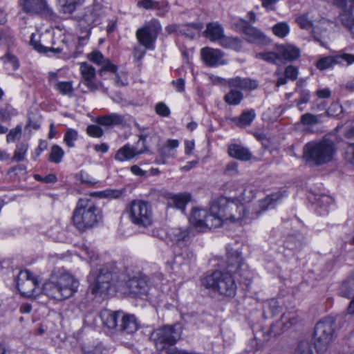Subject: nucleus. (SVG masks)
<instances>
[{
    "instance_id": "obj_58",
    "label": "nucleus",
    "mask_w": 354,
    "mask_h": 354,
    "mask_svg": "<svg viewBox=\"0 0 354 354\" xmlns=\"http://www.w3.org/2000/svg\"><path fill=\"white\" fill-rule=\"evenodd\" d=\"M239 174L238 163L236 162H229L225 169V175L226 176H236Z\"/></svg>"
},
{
    "instance_id": "obj_31",
    "label": "nucleus",
    "mask_w": 354,
    "mask_h": 354,
    "mask_svg": "<svg viewBox=\"0 0 354 354\" xmlns=\"http://www.w3.org/2000/svg\"><path fill=\"white\" fill-rule=\"evenodd\" d=\"M256 118L254 109L244 110L239 117L232 118V121L239 127L250 126Z\"/></svg>"
},
{
    "instance_id": "obj_48",
    "label": "nucleus",
    "mask_w": 354,
    "mask_h": 354,
    "mask_svg": "<svg viewBox=\"0 0 354 354\" xmlns=\"http://www.w3.org/2000/svg\"><path fill=\"white\" fill-rule=\"evenodd\" d=\"M22 127L21 125H17L15 129H11L6 136V141L10 142H15L19 139L21 136Z\"/></svg>"
},
{
    "instance_id": "obj_56",
    "label": "nucleus",
    "mask_w": 354,
    "mask_h": 354,
    "mask_svg": "<svg viewBox=\"0 0 354 354\" xmlns=\"http://www.w3.org/2000/svg\"><path fill=\"white\" fill-rule=\"evenodd\" d=\"M284 75L288 80L295 81L298 76V69L297 67L290 65L286 68Z\"/></svg>"
},
{
    "instance_id": "obj_10",
    "label": "nucleus",
    "mask_w": 354,
    "mask_h": 354,
    "mask_svg": "<svg viewBox=\"0 0 354 354\" xmlns=\"http://www.w3.org/2000/svg\"><path fill=\"white\" fill-rule=\"evenodd\" d=\"M177 325L165 326L155 330L151 335V339L158 351H167L174 345L180 337V333L176 327Z\"/></svg>"
},
{
    "instance_id": "obj_8",
    "label": "nucleus",
    "mask_w": 354,
    "mask_h": 354,
    "mask_svg": "<svg viewBox=\"0 0 354 354\" xmlns=\"http://www.w3.org/2000/svg\"><path fill=\"white\" fill-rule=\"evenodd\" d=\"M227 84L230 91L224 96V100L227 104L234 106L239 104L243 99V93L237 89L252 91L259 86L256 80L239 76L227 80Z\"/></svg>"
},
{
    "instance_id": "obj_62",
    "label": "nucleus",
    "mask_w": 354,
    "mask_h": 354,
    "mask_svg": "<svg viewBox=\"0 0 354 354\" xmlns=\"http://www.w3.org/2000/svg\"><path fill=\"white\" fill-rule=\"evenodd\" d=\"M159 3L153 1V0H142L138 3L139 6H141L145 9H150L152 8H159Z\"/></svg>"
},
{
    "instance_id": "obj_61",
    "label": "nucleus",
    "mask_w": 354,
    "mask_h": 354,
    "mask_svg": "<svg viewBox=\"0 0 354 354\" xmlns=\"http://www.w3.org/2000/svg\"><path fill=\"white\" fill-rule=\"evenodd\" d=\"M77 0H71L66 1H62L63 6V11L65 13H71L73 12L75 9V5H76Z\"/></svg>"
},
{
    "instance_id": "obj_17",
    "label": "nucleus",
    "mask_w": 354,
    "mask_h": 354,
    "mask_svg": "<svg viewBox=\"0 0 354 354\" xmlns=\"http://www.w3.org/2000/svg\"><path fill=\"white\" fill-rule=\"evenodd\" d=\"M80 71L82 75L80 82L85 85L91 92H95L99 90V85H101V82L95 81L96 77L95 68L86 62H82L80 63Z\"/></svg>"
},
{
    "instance_id": "obj_14",
    "label": "nucleus",
    "mask_w": 354,
    "mask_h": 354,
    "mask_svg": "<svg viewBox=\"0 0 354 354\" xmlns=\"http://www.w3.org/2000/svg\"><path fill=\"white\" fill-rule=\"evenodd\" d=\"M295 21L297 25L304 30L315 32L319 30V25H326L328 21L320 16L315 17L313 12L309 11L298 16Z\"/></svg>"
},
{
    "instance_id": "obj_18",
    "label": "nucleus",
    "mask_w": 354,
    "mask_h": 354,
    "mask_svg": "<svg viewBox=\"0 0 354 354\" xmlns=\"http://www.w3.org/2000/svg\"><path fill=\"white\" fill-rule=\"evenodd\" d=\"M202 59L205 64L210 67L225 65L227 63L224 58V53L219 49L203 48L201 50Z\"/></svg>"
},
{
    "instance_id": "obj_50",
    "label": "nucleus",
    "mask_w": 354,
    "mask_h": 354,
    "mask_svg": "<svg viewBox=\"0 0 354 354\" xmlns=\"http://www.w3.org/2000/svg\"><path fill=\"white\" fill-rule=\"evenodd\" d=\"M301 123L304 125H314L319 122L318 117L311 113H305L301 117Z\"/></svg>"
},
{
    "instance_id": "obj_25",
    "label": "nucleus",
    "mask_w": 354,
    "mask_h": 354,
    "mask_svg": "<svg viewBox=\"0 0 354 354\" xmlns=\"http://www.w3.org/2000/svg\"><path fill=\"white\" fill-rule=\"evenodd\" d=\"M143 153L140 148L126 144L120 148L115 155V159L123 162L133 159L134 157Z\"/></svg>"
},
{
    "instance_id": "obj_41",
    "label": "nucleus",
    "mask_w": 354,
    "mask_h": 354,
    "mask_svg": "<svg viewBox=\"0 0 354 354\" xmlns=\"http://www.w3.org/2000/svg\"><path fill=\"white\" fill-rule=\"evenodd\" d=\"M354 290V280L345 281L339 287V295L343 297H349Z\"/></svg>"
},
{
    "instance_id": "obj_55",
    "label": "nucleus",
    "mask_w": 354,
    "mask_h": 354,
    "mask_svg": "<svg viewBox=\"0 0 354 354\" xmlns=\"http://www.w3.org/2000/svg\"><path fill=\"white\" fill-rule=\"evenodd\" d=\"M13 42V36L10 30L0 29V45L9 44Z\"/></svg>"
},
{
    "instance_id": "obj_5",
    "label": "nucleus",
    "mask_w": 354,
    "mask_h": 354,
    "mask_svg": "<svg viewBox=\"0 0 354 354\" xmlns=\"http://www.w3.org/2000/svg\"><path fill=\"white\" fill-rule=\"evenodd\" d=\"M337 152L334 141L323 138L318 141L308 142L304 147L303 158L310 165H322L330 162Z\"/></svg>"
},
{
    "instance_id": "obj_32",
    "label": "nucleus",
    "mask_w": 354,
    "mask_h": 354,
    "mask_svg": "<svg viewBox=\"0 0 354 354\" xmlns=\"http://www.w3.org/2000/svg\"><path fill=\"white\" fill-rule=\"evenodd\" d=\"M279 55L282 58V62L285 61H293L300 55V50L292 45H284L278 48Z\"/></svg>"
},
{
    "instance_id": "obj_64",
    "label": "nucleus",
    "mask_w": 354,
    "mask_h": 354,
    "mask_svg": "<svg viewBox=\"0 0 354 354\" xmlns=\"http://www.w3.org/2000/svg\"><path fill=\"white\" fill-rule=\"evenodd\" d=\"M262 6L268 11L274 10V5L278 2V0H260Z\"/></svg>"
},
{
    "instance_id": "obj_40",
    "label": "nucleus",
    "mask_w": 354,
    "mask_h": 354,
    "mask_svg": "<svg viewBox=\"0 0 354 354\" xmlns=\"http://www.w3.org/2000/svg\"><path fill=\"white\" fill-rule=\"evenodd\" d=\"M272 32L279 38H284L290 32V26L286 21L279 22L273 26Z\"/></svg>"
},
{
    "instance_id": "obj_23",
    "label": "nucleus",
    "mask_w": 354,
    "mask_h": 354,
    "mask_svg": "<svg viewBox=\"0 0 354 354\" xmlns=\"http://www.w3.org/2000/svg\"><path fill=\"white\" fill-rule=\"evenodd\" d=\"M122 312H113L109 310H103L100 314L103 324L109 329L118 332V320L120 319Z\"/></svg>"
},
{
    "instance_id": "obj_6",
    "label": "nucleus",
    "mask_w": 354,
    "mask_h": 354,
    "mask_svg": "<svg viewBox=\"0 0 354 354\" xmlns=\"http://www.w3.org/2000/svg\"><path fill=\"white\" fill-rule=\"evenodd\" d=\"M129 221L139 228H147L153 223V213L150 204L145 201L134 200L126 207Z\"/></svg>"
},
{
    "instance_id": "obj_59",
    "label": "nucleus",
    "mask_w": 354,
    "mask_h": 354,
    "mask_svg": "<svg viewBox=\"0 0 354 354\" xmlns=\"http://www.w3.org/2000/svg\"><path fill=\"white\" fill-rule=\"evenodd\" d=\"M297 322L295 315L290 316V315H283L282 317L281 324L284 325V330L288 329L290 326L296 324Z\"/></svg>"
},
{
    "instance_id": "obj_22",
    "label": "nucleus",
    "mask_w": 354,
    "mask_h": 354,
    "mask_svg": "<svg viewBox=\"0 0 354 354\" xmlns=\"http://www.w3.org/2000/svg\"><path fill=\"white\" fill-rule=\"evenodd\" d=\"M227 152L230 157L241 161L256 160L249 148L239 144H230L227 147Z\"/></svg>"
},
{
    "instance_id": "obj_38",
    "label": "nucleus",
    "mask_w": 354,
    "mask_h": 354,
    "mask_svg": "<svg viewBox=\"0 0 354 354\" xmlns=\"http://www.w3.org/2000/svg\"><path fill=\"white\" fill-rule=\"evenodd\" d=\"M257 57L258 58L262 59L264 61L274 64L279 65L282 64V58L281 55H279L278 50L277 52L261 53L257 54Z\"/></svg>"
},
{
    "instance_id": "obj_4",
    "label": "nucleus",
    "mask_w": 354,
    "mask_h": 354,
    "mask_svg": "<svg viewBox=\"0 0 354 354\" xmlns=\"http://www.w3.org/2000/svg\"><path fill=\"white\" fill-rule=\"evenodd\" d=\"M75 227L85 232L97 226L102 219L101 210L91 198H80L73 213Z\"/></svg>"
},
{
    "instance_id": "obj_11",
    "label": "nucleus",
    "mask_w": 354,
    "mask_h": 354,
    "mask_svg": "<svg viewBox=\"0 0 354 354\" xmlns=\"http://www.w3.org/2000/svg\"><path fill=\"white\" fill-rule=\"evenodd\" d=\"M16 283L19 292L24 297H37L39 294L36 276L27 270L19 272Z\"/></svg>"
},
{
    "instance_id": "obj_63",
    "label": "nucleus",
    "mask_w": 354,
    "mask_h": 354,
    "mask_svg": "<svg viewBox=\"0 0 354 354\" xmlns=\"http://www.w3.org/2000/svg\"><path fill=\"white\" fill-rule=\"evenodd\" d=\"M103 66L102 69L100 70V74H102L104 71H110L112 73H115L117 71V66L112 63H111L109 60L104 61L102 64Z\"/></svg>"
},
{
    "instance_id": "obj_53",
    "label": "nucleus",
    "mask_w": 354,
    "mask_h": 354,
    "mask_svg": "<svg viewBox=\"0 0 354 354\" xmlns=\"http://www.w3.org/2000/svg\"><path fill=\"white\" fill-rule=\"evenodd\" d=\"M86 133L93 138H100L103 135L102 129L95 124H91L88 126L86 128Z\"/></svg>"
},
{
    "instance_id": "obj_34",
    "label": "nucleus",
    "mask_w": 354,
    "mask_h": 354,
    "mask_svg": "<svg viewBox=\"0 0 354 354\" xmlns=\"http://www.w3.org/2000/svg\"><path fill=\"white\" fill-rule=\"evenodd\" d=\"M179 146V141L176 139H169L158 149L160 154L164 157H174L176 149Z\"/></svg>"
},
{
    "instance_id": "obj_46",
    "label": "nucleus",
    "mask_w": 354,
    "mask_h": 354,
    "mask_svg": "<svg viewBox=\"0 0 354 354\" xmlns=\"http://www.w3.org/2000/svg\"><path fill=\"white\" fill-rule=\"evenodd\" d=\"M313 200L314 203L321 207H327L333 202L332 198L326 194L315 195Z\"/></svg>"
},
{
    "instance_id": "obj_9",
    "label": "nucleus",
    "mask_w": 354,
    "mask_h": 354,
    "mask_svg": "<svg viewBox=\"0 0 354 354\" xmlns=\"http://www.w3.org/2000/svg\"><path fill=\"white\" fill-rule=\"evenodd\" d=\"M334 321L328 317L317 323L314 330V344L318 353L326 351L333 339Z\"/></svg>"
},
{
    "instance_id": "obj_15",
    "label": "nucleus",
    "mask_w": 354,
    "mask_h": 354,
    "mask_svg": "<svg viewBox=\"0 0 354 354\" xmlns=\"http://www.w3.org/2000/svg\"><path fill=\"white\" fill-rule=\"evenodd\" d=\"M20 5L24 12L30 15L50 16L53 11L46 0H21Z\"/></svg>"
},
{
    "instance_id": "obj_54",
    "label": "nucleus",
    "mask_w": 354,
    "mask_h": 354,
    "mask_svg": "<svg viewBox=\"0 0 354 354\" xmlns=\"http://www.w3.org/2000/svg\"><path fill=\"white\" fill-rule=\"evenodd\" d=\"M156 113L162 117H168L170 114L169 107L164 102H158L155 106Z\"/></svg>"
},
{
    "instance_id": "obj_7",
    "label": "nucleus",
    "mask_w": 354,
    "mask_h": 354,
    "mask_svg": "<svg viewBox=\"0 0 354 354\" xmlns=\"http://www.w3.org/2000/svg\"><path fill=\"white\" fill-rule=\"evenodd\" d=\"M124 274L110 272L106 268L101 269L99 274L91 272L88 277L90 282V289L91 292L95 295H102L106 292L111 286H114L117 288L122 287L123 280L121 279Z\"/></svg>"
},
{
    "instance_id": "obj_19",
    "label": "nucleus",
    "mask_w": 354,
    "mask_h": 354,
    "mask_svg": "<svg viewBox=\"0 0 354 354\" xmlns=\"http://www.w3.org/2000/svg\"><path fill=\"white\" fill-rule=\"evenodd\" d=\"M125 276L122 277L123 280L122 286H125L129 293L135 297H141L145 295L148 290L147 281L143 279L133 277L128 281H125Z\"/></svg>"
},
{
    "instance_id": "obj_16",
    "label": "nucleus",
    "mask_w": 354,
    "mask_h": 354,
    "mask_svg": "<svg viewBox=\"0 0 354 354\" xmlns=\"http://www.w3.org/2000/svg\"><path fill=\"white\" fill-rule=\"evenodd\" d=\"M237 31L245 35L246 40L250 43H262L265 41V35L256 28L251 26L245 20L240 19L234 24Z\"/></svg>"
},
{
    "instance_id": "obj_42",
    "label": "nucleus",
    "mask_w": 354,
    "mask_h": 354,
    "mask_svg": "<svg viewBox=\"0 0 354 354\" xmlns=\"http://www.w3.org/2000/svg\"><path fill=\"white\" fill-rule=\"evenodd\" d=\"M28 149V145L27 142H22L17 145L15 150L13 159L16 161H22L24 160L27 150Z\"/></svg>"
},
{
    "instance_id": "obj_35",
    "label": "nucleus",
    "mask_w": 354,
    "mask_h": 354,
    "mask_svg": "<svg viewBox=\"0 0 354 354\" xmlns=\"http://www.w3.org/2000/svg\"><path fill=\"white\" fill-rule=\"evenodd\" d=\"M219 44L226 48L239 51L241 48V41L238 37H227L224 35Z\"/></svg>"
},
{
    "instance_id": "obj_20",
    "label": "nucleus",
    "mask_w": 354,
    "mask_h": 354,
    "mask_svg": "<svg viewBox=\"0 0 354 354\" xmlns=\"http://www.w3.org/2000/svg\"><path fill=\"white\" fill-rule=\"evenodd\" d=\"M285 196V192L279 191L266 196L263 199L259 201V209L256 210V214H260L268 209H274Z\"/></svg>"
},
{
    "instance_id": "obj_51",
    "label": "nucleus",
    "mask_w": 354,
    "mask_h": 354,
    "mask_svg": "<svg viewBox=\"0 0 354 354\" xmlns=\"http://www.w3.org/2000/svg\"><path fill=\"white\" fill-rule=\"evenodd\" d=\"M88 59L98 65H101L104 63V58L103 55L98 50H94L87 55Z\"/></svg>"
},
{
    "instance_id": "obj_39",
    "label": "nucleus",
    "mask_w": 354,
    "mask_h": 354,
    "mask_svg": "<svg viewBox=\"0 0 354 354\" xmlns=\"http://www.w3.org/2000/svg\"><path fill=\"white\" fill-rule=\"evenodd\" d=\"M35 35L34 33L31 34L30 37V43L31 46H33L34 49H35L39 53H46L49 51H52L55 53H59L63 50V48H48L45 47L43 45H41L38 41H37L35 39Z\"/></svg>"
},
{
    "instance_id": "obj_2",
    "label": "nucleus",
    "mask_w": 354,
    "mask_h": 354,
    "mask_svg": "<svg viewBox=\"0 0 354 354\" xmlns=\"http://www.w3.org/2000/svg\"><path fill=\"white\" fill-rule=\"evenodd\" d=\"M226 272L216 270L206 275L202 283L207 288L225 297H234L236 291V285L232 274H239L243 279L248 280L250 273L248 266L237 252L228 253Z\"/></svg>"
},
{
    "instance_id": "obj_33",
    "label": "nucleus",
    "mask_w": 354,
    "mask_h": 354,
    "mask_svg": "<svg viewBox=\"0 0 354 354\" xmlns=\"http://www.w3.org/2000/svg\"><path fill=\"white\" fill-rule=\"evenodd\" d=\"M344 137L348 142V147L345 151V159L354 165V126L345 132Z\"/></svg>"
},
{
    "instance_id": "obj_1",
    "label": "nucleus",
    "mask_w": 354,
    "mask_h": 354,
    "mask_svg": "<svg viewBox=\"0 0 354 354\" xmlns=\"http://www.w3.org/2000/svg\"><path fill=\"white\" fill-rule=\"evenodd\" d=\"M245 205L226 197H221L212 203L209 212L194 209L189 218L190 223L201 232L222 226L227 221L242 225L248 217Z\"/></svg>"
},
{
    "instance_id": "obj_37",
    "label": "nucleus",
    "mask_w": 354,
    "mask_h": 354,
    "mask_svg": "<svg viewBox=\"0 0 354 354\" xmlns=\"http://www.w3.org/2000/svg\"><path fill=\"white\" fill-rule=\"evenodd\" d=\"M339 59L337 55L324 57L318 60L316 66L319 70H325L332 67L335 64H338Z\"/></svg>"
},
{
    "instance_id": "obj_36",
    "label": "nucleus",
    "mask_w": 354,
    "mask_h": 354,
    "mask_svg": "<svg viewBox=\"0 0 354 354\" xmlns=\"http://www.w3.org/2000/svg\"><path fill=\"white\" fill-rule=\"evenodd\" d=\"M82 354H107V351L101 343H88L82 347Z\"/></svg>"
},
{
    "instance_id": "obj_28",
    "label": "nucleus",
    "mask_w": 354,
    "mask_h": 354,
    "mask_svg": "<svg viewBox=\"0 0 354 354\" xmlns=\"http://www.w3.org/2000/svg\"><path fill=\"white\" fill-rule=\"evenodd\" d=\"M190 194L187 193L174 194L168 198L167 206L175 207L183 212L185 209V206L190 201Z\"/></svg>"
},
{
    "instance_id": "obj_24",
    "label": "nucleus",
    "mask_w": 354,
    "mask_h": 354,
    "mask_svg": "<svg viewBox=\"0 0 354 354\" xmlns=\"http://www.w3.org/2000/svg\"><path fill=\"white\" fill-rule=\"evenodd\" d=\"M235 195L232 197L239 204H245L250 203L255 196V192L250 186H240L234 189Z\"/></svg>"
},
{
    "instance_id": "obj_13",
    "label": "nucleus",
    "mask_w": 354,
    "mask_h": 354,
    "mask_svg": "<svg viewBox=\"0 0 354 354\" xmlns=\"http://www.w3.org/2000/svg\"><path fill=\"white\" fill-rule=\"evenodd\" d=\"M134 126L138 131L137 145H139L141 143L142 147L140 149L143 151V153L147 152L153 146L158 145L160 137L154 130L149 127L141 126L137 122L134 124Z\"/></svg>"
},
{
    "instance_id": "obj_12",
    "label": "nucleus",
    "mask_w": 354,
    "mask_h": 354,
    "mask_svg": "<svg viewBox=\"0 0 354 354\" xmlns=\"http://www.w3.org/2000/svg\"><path fill=\"white\" fill-rule=\"evenodd\" d=\"M162 29L157 19H152L136 32L139 43L147 49H153L154 43Z\"/></svg>"
},
{
    "instance_id": "obj_49",
    "label": "nucleus",
    "mask_w": 354,
    "mask_h": 354,
    "mask_svg": "<svg viewBox=\"0 0 354 354\" xmlns=\"http://www.w3.org/2000/svg\"><path fill=\"white\" fill-rule=\"evenodd\" d=\"M335 3L345 11L352 12L354 11V0H334Z\"/></svg>"
},
{
    "instance_id": "obj_45",
    "label": "nucleus",
    "mask_w": 354,
    "mask_h": 354,
    "mask_svg": "<svg viewBox=\"0 0 354 354\" xmlns=\"http://www.w3.org/2000/svg\"><path fill=\"white\" fill-rule=\"evenodd\" d=\"M64 153L62 149L58 145H55L51 147L49 160L53 162L59 163L62 161Z\"/></svg>"
},
{
    "instance_id": "obj_29",
    "label": "nucleus",
    "mask_w": 354,
    "mask_h": 354,
    "mask_svg": "<svg viewBox=\"0 0 354 354\" xmlns=\"http://www.w3.org/2000/svg\"><path fill=\"white\" fill-rule=\"evenodd\" d=\"M100 15L97 13L94 8H87L81 17L79 25L81 28L87 30V28L93 25L97 24L99 21Z\"/></svg>"
},
{
    "instance_id": "obj_30",
    "label": "nucleus",
    "mask_w": 354,
    "mask_h": 354,
    "mask_svg": "<svg viewBox=\"0 0 354 354\" xmlns=\"http://www.w3.org/2000/svg\"><path fill=\"white\" fill-rule=\"evenodd\" d=\"M97 122L100 125L106 127L119 126L124 123V117L122 115L112 113L98 117L97 118Z\"/></svg>"
},
{
    "instance_id": "obj_57",
    "label": "nucleus",
    "mask_w": 354,
    "mask_h": 354,
    "mask_svg": "<svg viewBox=\"0 0 354 354\" xmlns=\"http://www.w3.org/2000/svg\"><path fill=\"white\" fill-rule=\"evenodd\" d=\"M343 111V108L341 104L337 102L332 103L327 110V113L330 116H338Z\"/></svg>"
},
{
    "instance_id": "obj_43",
    "label": "nucleus",
    "mask_w": 354,
    "mask_h": 354,
    "mask_svg": "<svg viewBox=\"0 0 354 354\" xmlns=\"http://www.w3.org/2000/svg\"><path fill=\"white\" fill-rule=\"evenodd\" d=\"M55 88L63 95H70L73 91V82L71 81L58 82L55 84Z\"/></svg>"
},
{
    "instance_id": "obj_26",
    "label": "nucleus",
    "mask_w": 354,
    "mask_h": 354,
    "mask_svg": "<svg viewBox=\"0 0 354 354\" xmlns=\"http://www.w3.org/2000/svg\"><path fill=\"white\" fill-rule=\"evenodd\" d=\"M168 234L172 241L182 246L187 244L190 239V230L188 227H174L169 230Z\"/></svg>"
},
{
    "instance_id": "obj_52",
    "label": "nucleus",
    "mask_w": 354,
    "mask_h": 354,
    "mask_svg": "<svg viewBox=\"0 0 354 354\" xmlns=\"http://www.w3.org/2000/svg\"><path fill=\"white\" fill-rule=\"evenodd\" d=\"M13 113V109L10 105L6 104L4 107L0 108V120L2 121L9 120Z\"/></svg>"
},
{
    "instance_id": "obj_21",
    "label": "nucleus",
    "mask_w": 354,
    "mask_h": 354,
    "mask_svg": "<svg viewBox=\"0 0 354 354\" xmlns=\"http://www.w3.org/2000/svg\"><path fill=\"white\" fill-rule=\"evenodd\" d=\"M118 333L121 335L133 334L139 327V324L133 315H124L122 312Z\"/></svg>"
},
{
    "instance_id": "obj_60",
    "label": "nucleus",
    "mask_w": 354,
    "mask_h": 354,
    "mask_svg": "<svg viewBox=\"0 0 354 354\" xmlns=\"http://www.w3.org/2000/svg\"><path fill=\"white\" fill-rule=\"evenodd\" d=\"M295 354H313L310 346L306 342L300 343Z\"/></svg>"
},
{
    "instance_id": "obj_27",
    "label": "nucleus",
    "mask_w": 354,
    "mask_h": 354,
    "mask_svg": "<svg viewBox=\"0 0 354 354\" xmlns=\"http://www.w3.org/2000/svg\"><path fill=\"white\" fill-rule=\"evenodd\" d=\"M204 34L210 41L219 43L224 36V29L218 22H212L207 24Z\"/></svg>"
},
{
    "instance_id": "obj_3",
    "label": "nucleus",
    "mask_w": 354,
    "mask_h": 354,
    "mask_svg": "<svg viewBox=\"0 0 354 354\" xmlns=\"http://www.w3.org/2000/svg\"><path fill=\"white\" fill-rule=\"evenodd\" d=\"M79 281L64 268L54 270L41 287L43 294L57 301L67 299L77 291Z\"/></svg>"
},
{
    "instance_id": "obj_47",
    "label": "nucleus",
    "mask_w": 354,
    "mask_h": 354,
    "mask_svg": "<svg viewBox=\"0 0 354 354\" xmlns=\"http://www.w3.org/2000/svg\"><path fill=\"white\" fill-rule=\"evenodd\" d=\"M338 20L351 32V28L354 26V18L351 15L346 13L340 14Z\"/></svg>"
},
{
    "instance_id": "obj_44",
    "label": "nucleus",
    "mask_w": 354,
    "mask_h": 354,
    "mask_svg": "<svg viewBox=\"0 0 354 354\" xmlns=\"http://www.w3.org/2000/svg\"><path fill=\"white\" fill-rule=\"evenodd\" d=\"M78 138V132L77 131L73 129H68L64 136V142L68 147H73L75 146V142Z\"/></svg>"
}]
</instances>
